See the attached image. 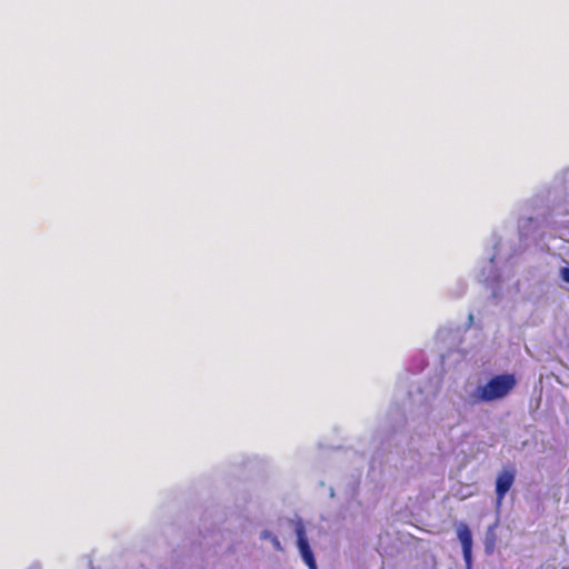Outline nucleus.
Masks as SVG:
<instances>
[{
    "mask_svg": "<svg viewBox=\"0 0 569 569\" xmlns=\"http://www.w3.org/2000/svg\"><path fill=\"white\" fill-rule=\"evenodd\" d=\"M272 542H273V545H274V547H276L277 549L281 550L280 542H279V540H278L276 537L272 539Z\"/></svg>",
    "mask_w": 569,
    "mask_h": 569,
    "instance_id": "obj_6",
    "label": "nucleus"
},
{
    "mask_svg": "<svg viewBox=\"0 0 569 569\" xmlns=\"http://www.w3.org/2000/svg\"><path fill=\"white\" fill-rule=\"evenodd\" d=\"M515 375L505 373L491 378L485 386L478 387L473 393L476 401L489 402L506 397L515 387Z\"/></svg>",
    "mask_w": 569,
    "mask_h": 569,
    "instance_id": "obj_1",
    "label": "nucleus"
},
{
    "mask_svg": "<svg viewBox=\"0 0 569 569\" xmlns=\"http://www.w3.org/2000/svg\"><path fill=\"white\" fill-rule=\"evenodd\" d=\"M457 536L462 547L463 560L467 569L472 566V533L466 523H460L457 528Z\"/></svg>",
    "mask_w": 569,
    "mask_h": 569,
    "instance_id": "obj_4",
    "label": "nucleus"
},
{
    "mask_svg": "<svg viewBox=\"0 0 569 569\" xmlns=\"http://www.w3.org/2000/svg\"><path fill=\"white\" fill-rule=\"evenodd\" d=\"M516 469L512 466L503 467L496 479V495L500 503L515 482Z\"/></svg>",
    "mask_w": 569,
    "mask_h": 569,
    "instance_id": "obj_2",
    "label": "nucleus"
},
{
    "mask_svg": "<svg viewBox=\"0 0 569 569\" xmlns=\"http://www.w3.org/2000/svg\"><path fill=\"white\" fill-rule=\"evenodd\" d=\"M560 277L565 282L569 283V268L563 267L560 269Z\"/></svg>",
    "mask_w": 569,
    "mask_h": 569,
    "instance_id": "obj_5",
    "label": "nucleus"
},
{
    "mask_svg": "<svg viewBox=\"0 0 569 569\" xmlns=\"http://www.w3.org/2000/svg\"><path fill=\"white\" fill-rule=\"evenodd\" d=\"M296 535H297V545L300 551V555L309 567V569H317L316 560L312 553V550L309 546L308 539L306 537L305 526L301 521L296 525Z\"/></svg>",
    "mask_w": 569,
    "mask_h": 569,
    "instance_id": "obj_3",
    "label": "nucleus"
}]
</instances>
